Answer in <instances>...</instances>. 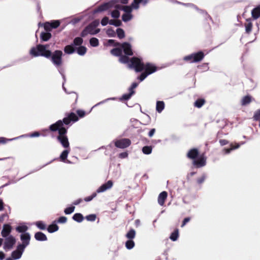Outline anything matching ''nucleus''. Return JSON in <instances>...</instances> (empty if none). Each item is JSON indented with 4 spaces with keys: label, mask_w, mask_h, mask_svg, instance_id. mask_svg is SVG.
Listing matches in <instances>:
<instances>
[{
    "label": "nucleus",
    "mask_w": 260,
    "mask_h": 260,
    "mask_svg": "<svg viewBox=\"0 0 260 260\" xmlns=\"http://www.w3.org/2000/svg\"><path fill=\"white\" fill-rule=\"evenodd\" d=\"M114 46H119L123 50L124 53L126 55L132 56L134 54L132 45L128 42H124L123 43H116Z\"/></svg>",
    "instance_id": "6e6552de"
},
{
    "label": "nucleus",
    "mask_w": 260,
    "mask_h": 260,
    "mask_svg": "<svg viewBox=\"0 0 260 260\" xmlns=\"http://www.w3.org/2000/svg\"><path fill=\"white\" fill-rule=\"evenodd\" d=\"M73 43L76 46H80L83 43V39L80 37H76L74 39Z\"/></svg>",
    "instance_id": "c03bdc74"
},
{
    "label": "nucleus",
    "mask_w": 260,
    "mask_h": 260,
    "mask_svg": "<svg viewBox=\"0 0 260 260\" xmlns=\"http://www.w3.org/2000/svg\"><path fill=\"white\" fill-rule=\"evenodd\" d=\"M123 10L125 12V14H131L132 8L129 6H123Z\"/></svg>",
    "instance_id": "680f3d73"
},
{
    "label": "nucleus",
    "mask_w": 260,
    "mask_h": 260,
    "mask_svg": "<svg viewBox=\"0 0 260 260\" xmlns=\"http://www.w3.org/2000/svg\"><path fill=\"white\" fill-rule=\"evenodd\" d=\"M70 149L68 148V149L64 150L60 155V159L62 161H64L70 153Z\"/></svg>",
    "instance_id": "cd10ccee"
},
{
    "label": "nucleus",
    "mask_w": 260,
    "mask_h": 260,
    "mask_svg": "<svg viewBox=\"0 0 260 260\" xmlns=\"http://www.w3.org/2000/svg\"><path fill=\"white\" fill-rule=\"evenodd\" d=\"M112 7V4L110 3H104L100 6H99L96 10V12H103L104 11H106L108 10Z\"/></svg>",
    "instance_id": "6ab92c4d"
},
{
    "label": "nucleus",
    "mask_w": 260,
    "mask_h": 260,
    "mask_svg": "<svg viewBox=\"0 0 260 260\" xmlns=\"http://www.w3.org/2000/svg\"><path fill=\"white\" fill-rule=\"evenodd\" d=\"M49 45L39 44L36 47H32L29 51V54L34 56H43L47 59L51 57V51L49 50Z\"/></svg>",
    "instance_id": "7ed1b4c3"
},
{
    "label": "nucleus",
    "mask_w": 260,
    "mask_h": 260,
    "mask_svg": "<svg viewBox=\"0 0 260 260\" xmlns=\"http://www.w3.org/2000/svg\"><path fill=\"white\" fill-rule=\"evenodd\" d=\"M251 101V97L250 95H246L242 98L241 100V105L242 106L247 105L250 104Z\"/></svg>",
    "instance_id": "393cba45"
},
{
    "label": "nucleus",
    "mask_w": 260,
    "mask_h": 260,
    "mask_svg": "<svg viewBox=\"0 0 260 260\" xmlns=\"http://www.w3.org/2000/svg\"><path fill=\"white\" fill-rule=\"evenodd\" d=\"M186 157L193 160L192 164L196 168H201L206 164V158L204 154L199 155V150L196 148L190 149L186 154Z\"/></svg>",
    "instance_id": "f03ea898"
},
{
    "label": "nucleus",
    "mask_w": 260,
    "mask_h": 260,
    "mask_svg": "<svg viewBox=\"0 0 260 260\" xmlns=\"http://www.w3.org/2000/svg\"><path fill=\"white\" fill-rule=\"evenodd\" d=\"M78 120V116L73 112L70 113L68 117H64L62 120H61L62 122V123L65 124L66 125L69 124L71 121H77Z\"/></svg>",
    "instance_id": "f8f14e48"
},
{
    "label": "nucleus",
    "mask_w": 260,
    "mask_h": 260,
    "mask_svg": "<svg viewBox=\"0 0 260 260\" xmlns=\"http://www.w3.org/2000/svg\"><path fill=\"white\" fill-rule=\"evenodd\" d=\"M152 148L151 146H146L143 147L142 152L145 154H149L152 152Z\"/></svg>",
    "instance_id": "a19ab883"
},
{
    "label": "nucleus",
    "mask_w": 260,
    "mask_h": 260,
    "mask_svg": "<svg viewBox=\"0 0 260 260\" xmlns=\"http://www.w3.org/2000/svg\"><path fill=\"white\" fill-rule=\"evenodd\" d=\"M64 51L67 54H72L75 51V48L72 45H67L64 48Z\"/></svg>",
    "instance_id": "7c9ffc66"
},
{
    "label": "nucleus",
    "mask_w": 260,
    "mask_h": 260,
    "mask_svg": "<svg viewBox=\"0 0 260 260\" xmlns=\"http://www.w3.org/2000/svg\"><path fill=\"white\" fill-rule=\"evenodd\" d=\"M179 237V230L178 229H176L172 233L170 236V239L173 241H176Z\"/></svg>",
    "instance_id": "bb28decb"
},
{
    "label": "nucleus",
    "mask_w": 260,
    "mask_h": 260,
    "mask_svg": "<svg viewBox=\"0 0 260 260\" xmlns=\"http://www.w3.org/2000/svg\"><path fill=\"white\" fill-rule=\"evenodd\" d=\"M22 254L21 253V252L15 250L12 252L11 256L13 258L17 259L20 258L21 257Z\"/></svg>",
    "instance_id": "ea45409f"
},
{
    "label": "nucleus",
    "mask_w": 260,
    "mask_h": 260,
    "mask_svg": "<svg viewBox=\"0 0 260 260\" xmlns=\"http://www.w3.org/2000/svg\"><path fill=\"white\" fill-rule=\"evenodd\" d=\"M136 236V231L134 229H131L126 234L125 237L130 240L135 238Z\"/></svg>",
    "instance_id": "f704fd0d"
},
{
    "label": "nucleus",
    "mask_w": 260,
    "mask_h": 260,
    "mask_svg": "<svg viewBox=\"0 0 260 260\" xmlns=\"http://www.w3.org/2000/svg\"><path fill=\"white\" fill-rule=\"evenodd\" d=\"M109 18L108 17L105 16L101 20V24L103 26L106 25L108 23H109Z\"/></svg>",
    "instance_id": "bf43d9fd"
},
{
    "label": "nucleus",
    "mask_w": 260,
    "mask_h": 260,
    "mask_svg": "<svg viewBox=\"0 0 260 260\" xmlns=\"http://www.w3.org/2000/svg\"><path fill=\"white\" fill-rule=\"evenodd\" d=\"M135 89L132 88V87H130L128 89L129 93L124 94L122 95L120 100L122 101H126L129 100L131 96L135 93Z\"/></svg>",
    "instance_id": "f3484780"
},
{
    "label": "nucleus",
    "mask_w": 260,
    "mask_h": 260,
    "mask_svg": "<svg viewBox=\"0 0 260 260\" xmlns=\"http://www.w3.org/2000/svg\"><path fill=\"white\" fill-rule=\"evenodd\" d=\"M206 178V176L205 174H203L201 177H199L197 179V182L198 184H202L205 180Z\"/></svg>",
    "instance_id": "5fc2aeb1"
},
{
    "label": "nucleus",
    "mask_w": 260,
    "mask_h": 260,
    "mask_svg": "<svg viewBox=\"0 0 260 260\" xmlns=\"http://www.w3.org/2000/svg\"><path fill=\"white\" fill-rule=\"evenodd\" d=\"M109 24L110 25H113L115 26H120L122 24V22L120 20L117 19H112L109 21Z\"/></svg>",
    "instance_id": "79ce46f5"
},
{
    "label": "nucleus",
    "mask_w": 260,
    "mask_h": 260,
    "mask_svg": "<svg viewBox=\"0 0 260 260\" xmlns=\"http://www.w3.org/2000/svg\"><path fill=\"white\" fill-rule=\"evenodd\" d=\"M252 17L256 19L260 17V6L254 8L251 11Z\"/></svg>",
    "instance_id": "aec40b11"
},
{
    "label": "nucleus",
    "mask_w": 260,
    "mask_h": 260,
    "mask_svg": "<svg viewBox=\"0 0 260 260\" xmlns=\"http://www.w3.org/2000/svg\"><path fill=\"white\" fill-rule=\"evenodd\" d=\"M114 144L117 148L124 149L131 145V141L129 139L122 138L115 141Z\"/></svg>",
    "instance_id": "9d476101"
},
{
    "label": "nucleus",
    "mask_w": 260,
    "mask_h": 260,
    "mask_svg": "<svg viewBox=\"0 0 260 260\" xmlns=\"http://www.w3.org/2000/svg\"><path fill=\"white\" fill-rule=\"evenodd\" d=\"M116 32L119 39H122L125 37V32L123 29L121 28H117Z\"/></svg>",
    "instance_id": "e433bc0d"
},
{
    "label": "nucleus",
    "mask_w": 260,
    "mask_h": 260,
    "mask_svg": "<svg viewBox=\"0 0 260 260\" xmlns=\"http://www.w3.org/2000/svg\"><path fill=\"white\" fill-rule=\"evenodd\" d=\"M100 24V22L99 20H95L93 21L92 22H91L89 24L93 27L94 28H95L98 26H99Z\"/></svg>",
    "instance_id": "e2e57ef3"
},
{
    "label": "nucleus",
    "mask_w": 260,
    "mask_h": 260,
    "mask_svg": "<svg viewBox=\"0 0 260 260\" xmlns=\"http://www.w3.org/2000/svg\"><path fill=\"white\" fill-rule=\"evenodd\" d=\"M157 70V67L155 65L147 62L144 64V72L142 73L138 77V79L140 81H143L148 75L154 73Z\"/></svg>",
    "instance_id": "20e7f679"
},
{
    "label": "nucleus",
    "mask_w": 260,
    "mask_h": 260,
    "mask_svg": "<svg viewBox=\"0 0 260 260\" xmlns=\"http://www.w3.org/2000/svg\"><path fill=\"white\" fill-rule=\"evenodd\" d=\"M135 246V242L133 240L128 239L125 242V247L128 249H131Z\"/></svg>",
    "instance_id": "4c0bfd02"
},
{
    "label": "nucleus",
    "mask_w": 260,
    "mask_h": 260,
    "mask_svg": "<svg viewBox=\"0 0 260 260\" xmlns=\"http://www.w3.org/2000/svg\"><path fill=\"white\" fill-rule=\"evenodd\" d=\"M107 34L109 37H114L115 36V32L112 28H109L107 29Z\"/></svg>",
    "instance_id": "6e6d98bb"
},
{
    "label": "nucleus",
    "mask_w": 260,
    "mask_h": 260,
    "mask_svg": "<svg viewBox=\"0 0 260 260\" xmlns=\"http://www.w3.org/2000/svg\"><path fill=\"white\" fill-rule=\"evenodd\" d=\"M52 37V35L49 32H42L40 35V38L43 41H48Z\"/></svg>",
    "instance_id": "412c9836"
},
{
    "label": "nucleus",
    "mask_w": 260,
    "mask_h": 260,
    "mask_svg": "<svg viewBox=\"0 0 260 260\" xmlns=\"http://www.w3.org/2000/svg\"><path fill=\"white\" fill-rule=\"evenodd\" d=\"M206 103V101L204 99H198L194 103V106L200 108H201Z\"/></svg>",
    "instance_id": "a878e982"
},
{
    "label": "nucleus",
    "mask_w": 260,
    "mask_h": 260,
    "mask_svg": "<svg viewBox=\"0 0 260 260\" xmlns=\"http://www.w3.org/2000/svg\"><path fill=\"white\" fill-rule=\"evenodd\" d=\"M50 22V24L51 25V27L52 28H56L60 25V21L59 20H53Z\"/></svg>",
    "instance_id": "09e8293b"
},
{
    "label": "nucleus",
    "mask_w": 260,
    "mask_h": 260,
    "mask_svg": "<svg viewBox=\"0 0 260 260\" xmlns=\"http://www.w3.org/2000/svg\"><path fill=\"white\" fill-rule=\"evenodd\" d=\"M44 29L47 32H49L53 29L52 28V27H51V25L50 24V22H46L44 23Z\"/></svg>",
    "instance_id": "603ef678"
},
{
    "label": "nucleus",
    "mask_w": 260,
    "mask_h": 260,
    "mask_svg": "<svg viewBox=\"0 0 260 260\" xmlns=\"http://www.w3.org/2000/svg\"><path fill=\"white\" fill-rule=\"evenodd\" d=\"M5 238L3 246L4 249L6 251L11 249L16 243V240L15 238L12 235Z\"/></svg>",
    "instance_id": "1a4fd4ad"
},
{
    "label": "nucleus",
    "mask_w": 260,
    "mask_h": 260,
    "mask_svg": "<svg viewBox=\"0 0 260 260\" xmlns=\"http://www.w3.org/2000/svg\"><path fill=\"white\" fill-rule=\"evenodd\" d=\"M87 51V49L85 46H80L77 49V52L80 55H84Z\"/></svg>",
    "instance_id": "c9c22d12"
},
{
    "label": "nucleus",
    "mask_w": 260,
    "mask_h": 260,
    "mask_svg": "<svg viewBox=\"0 0 260 260\" xmlns=\"http://www.w3.org/2000/svg\"><path fill=\"white\" fill-rule=\"evenodd\" d=\"M30 239V236L28 233H25L20 235V240L22 242V244L26 246L29 245Z\"/></svg>",
    "instance_id": "dca6fc26"
},
{
    "label": "nucleus",
    "mask_w": 260,
    "mask_h": 260,
    "mask_svg": "<svg viewBox=\"0 0 260 260\" xmlns=\"http://www.w3.org/2000/svg\"><path fill=\"white\" fill-rule=\"evenodd\" d=\"M62 52L61 50H56L53 53L51 52V57L49 58L53 64L56 67L61 66L62 64Z\"/></svg>",
    "instance_id": "0eeeda50"
},
{
    "label": "nucleus",
    "mask_w": 260,
    "mask_h": 260,
    "mask_svg": "<svg viewBox=\"0 0 260 260\" xmlns=\"http://www.w3.org/2000/svg\"><path fill=\"white\" fill-rule=\"evenodd\" d=\"M113 182L111 180H109L106 183L102 185L96 190L98 193L104 192L106 190L111 188L113 186Z\"/></svg>",
    "instance_id": "4468645a"
},
{
    "label": "nucleus",
    "mask_w": 260,
    "mask_h": 260,
    "mask_svg": "<svg viewBox=\"0 0 260 260\" xmlns=\"http://www.w3.org/2000/svg\"><path fill=\"white\" fill-rule=\"evenodd\" d=\"M219 143L221 146H224L229 143V141L225 139H220L219 140Z\"/></svg>",
    "instance_id": "774afa93"
},
{
    "label": "nucleus",
    "mask_w": 260,
    "mask_h": 260,
    "mask_svg": "<svg viewBox=\"0 0 260 260\" xmlns=\"http://www.w3.org/2000/svg\"><path fill=\"white\" fill-rule=\"evenodd\" d=\"M77 113L78 115L80 117H81V118L85 116V111H83V110H77Z\"/></svg>",
    "instance_id": "69168bd1"
},
{
    "label": "nucleus",
    "mask_w": 260,
    "mask_h": 260,
    "mask_svg": "<svg viewBox=\"0 0 260 260\" xmlns=\"http://www.w3.org/2000/svg\"><path fill=\"white\" fill-rule=\"evenodd\" d=\"M96 218V215L94 214H89L85 216V219L89 221H94Z\"/></svg>",
    "instance_id": "8fccbe9b"
},
{
    "label": "nucleus",
    "mask_w": 260,
    "mask_h": 260,
    "mask_svg": "<svg viewBox=\"0 0 260 260\" xmlns=\"http://www.w3.org/2000/svg\"><path fill=\"white\" fill-rule=\"evenodd\" d=\"M89 43L92 47H97L99 45V41L97 38H92L89 40Z\"/></svg>",
    "instance_id": "58836bf2"
},
{
    "label": "nucleus",
    "mask_w": 260,
    "mask_h": 260,
    "mask_svg": "<svg viewBox=\"0 0 260 260\" xmlns=\"http://www.w3.org/2000/svg\"><path fill=\"white\" fill-rule=\"evenodd\" d=\"M96 196V193L94 192L91 196L85 198L84 199V201H85V202H89V201H91Z\"/></svg>",
    "instance_id": "13d9d810"
},
{
    "label": "nucleus",
    "mask_w": 260,
    "mask_h": 260,
    "mask_svg": "<svg viewBox=\"0 0 260 260\" xmlns=\"http://www.w3.org/2000/svg\"><path fill=\"white\" fill-rule=\"evenodd\" d=\"M205 57V54L203 51H199L196 53L185 56L183 60L189 63L199 62L202 61Z\"/></svg>",
    "instance_id": "423d86ee"
},
{
    "label": "nucleus",
    "mask_w": 260,
    "mask_h": 260,
    "mask_svg": "<svg viewBox=\"0 0 260 260\" xmlns=\"http://www.w3.org/2000/svg\"><path fill=\"white\" fill-rule=\"evenodd\" d=\"M142 2L143 0H134L132 7L135 9H138L139 8V4Z\"/></svg>",
    "instance_id": "49530a36"
},
{
    "label": "nucleus",
    "mask_w": 260,
    "mask_h": 260,
    "mask_svg": "<svg viewBox=\"0 0 260 260\" xmlns=\"http://www.w3.org/2000/svg\"><path fill=\"white\" fill-rule=\"evenodd\" d=\"M28 227L25 225H19L16 228V231L20 233H25L27 231Z\"/></svg>",
    "instance_id": "72a5a7b5"
},
{
    "label": "nucleus",
    "mask_w": 260,
    "mask_h": 260,
    "mask_svg": "<svg viewBox=\"0 0 260 260\" xmlns=\"http://www.w3.org/2000/svg\"><path fill=\"white\" fill-rule=\"evenodd\" d=\"M165 107V103L163 101H157L156 103V109L158 113H160Z\"/></svg>",
    "instance_id": "2f4dec72"
},
{
    "label": "nucleus",
    "mask_w": 260,
    "mask_h": 260,
    "mask_svg": "<svg viewBox=\"0 0 260 260\" xmlns=\"http://www.w3.org/2000/svg\"><path fill=\"white\" fill-rule=\"evenodd\" d=\"M111 16L114 18H118L120 16V12L118 10H115L111 12Z\"/></svg>",
    "instance_id": "4d7b16f0"
},
{
    "label": "nucleus",
    "mask_w": 260,
    "mask_h": 260,
    "mask_svg": "<svg viewBox=\"0 0 260 260\" xmlns=\"http://www.w3.org/2000/svg\"><path fill=\"white\" fill-rule=\"evenodd\" d=\"M144 64L142 59L137 57H133L130 59L128 67L134 69L136 72H141L144 70Z\"/></svg>",
    "instance_id": "39448f33"
},
{
    "label": "nucleus",
    "mask_w": 260,
    "mask_h": 260,
    "mask_svg": "<svg viewBox=\"0 0 260 260\" xmlns=\"http://www.w3.org/2000/svg\"><path fill=\"white\" fill-rule=\"evenodd\" d=\"M67 221V218L65 216H61L57 220V222L59 223H64Z\"/></svg>",
    "instance_id": "052dcab7"
},
{
    "label": "nucleus",
    "mask_w": 260,
    "mask_h": 260,
    "mask_svg": "<svg viewBox=\"0 0 260 260\" xmlns=\"http://www.w3.org/2000/svg\"><path fill=\"white\" fill-rule=\"evenodd\" d=\"M231 147L230 148H225L224 150L225 151V153L228 154L231 152V151L233 150L238 148L240 147V145L238 143L233 144L232 143L230 145Z\"/></svg>",
    "instance_id": "c85d7f7f"
},
{
    "label": "nucleus",
    "mask_w": 260,
    "mask_h": 260,
    "mask_svg": "<svg viewBox=\"0 0 260 260\" xmlns=\"http://www.w3.org/2000/svg\"><path fill=\"white\" fill-rule=\"evenodd\" d=\"M128 156V153L126 152L120 153L118 154V157L121 159L126 158Z\"/></svg>",
    "instance_id": "0e129e2a"
},
{
    "label": "nucleus",
    "mask_w": 260,
    "mask_h": 260,
    "mask_svg": "<svg viewBox=\"0 0 260 260\" xmlns=\"http://www.w3.org/2000/svg\"><path fill=\"white\" fill-rule=\"evenodd\" d=\"M168 193L166 191H164L161 192L158 197V203L160 206H163L165 204V202L167 198Z\"/></svg>",
    "instance_id": "2eb2a0df"
},
{
    "label": "nucleus",
    "mask_w": 260,
    "mask_h": 260,
    "mask_svg": "<svg viewBox=\"0 0 260 260\" xmlns=\"http://www.w3.org/2000/svg\"><path fill=\"white\" fill-rule=\"evenodd\" d=\"M59 227L56 224H52L48 226L47 231L49 233H52L58 230Z\"/></svg>",
    "instance_id": "473e14b6"
},
{
    "label": "nucleus",
    "mask_w": 260,
    "mask_h": 260,
    "mask_svg": "<svg viewBox=\"0 0 260 260\" xmlns=\"http://www.w3.org/2000/svg\"><path fill=\"white\" fill-rule=\"evenodd\" d=\"M26 246H27L24 244H20L17 246L16 250L21 252V253L22 254Z\"/></svg>",
    "instance_id": "864d4df0"
},
{
    "label": "nucleus",
    "mask_w": 260,
    "mask_h": 260,
    "mask_svg": "<svg viewBox=\"0 0 260 260\" xmlns=\"http://www.w3.org/2000/svg\"><path fill=\"white\" fill-rule=\"evenodd\" d=\"M34 237L37 241H44L47 240V236L43 233L41 232L36 233Z\"/></svg>",
    "instance_id": "a211bd4d"
},
{
    "label": "nucleus",
    "mask_w": 260,
    "mask_h": 260,
    "mask_svg": "<svg viewBox=\"0 0 260 260\" xmlns=\"http://www.w3.org/2000/svg\"><path fill=\"white\" fill-rule=\"evenodd\" d=\"M12 230V226L9 224H4L1 232V235L3 237H9Z\"/></svg>",
    "instance_id": "ddd939ff"
},
{
    "label": "nucleus",
    "mask_w": 260,
    "mask_h": 260,
    "mask_svg": "<svg viewBox=\"0 0 260 260\" xmlns=\"http://www.w3.org/2000/svg\"><path fill=\"white\" fill-rule=\"evenodd\" d=\"M133 16L131 14H123L122 16V20L124 22H127L132 19Z\"/></svg>",
    "instance_id": "37998d69"
},
{
    "label": "nucleus",
    "mask_w": 260,
    "mask_h": 260,
    "mask_svg": "<svg viewBox=\"0 0 260 260\" xmlns=\"http://www.w3.org/2000/svg\"><path fill=\"white\" fill-rule=\"evenodd\" d=\"M36 225L40 230H44L46 229V225L42 221H37Z\"/></svg>",
    "instance_id": "a18cd8bd"
},
{
    "label": "nucleus",
    "mask_w": 260,
    "mask_h": 260,
    "mask_svg": "<svg viewBox=\"0 0 260 260\" xmlns=\"http://www.w3.org/2000/svg\"><path fill=\"white\" fill-rule=\"evenodd\" d=\"M245 31L247 34H250L252 28V23L249 20H247L246 22L245 23Z\"/></svg>",
    "instance_id": "5701e85b"
},
{
    "label": "nucleus",
    "mask_w": 260,
    "mask_h": 260,
    "mask_svg": "<svg viewBox=\"0 0 260 260\" xmlns=\"http://www.w3.org/2000/svg\"><path fill=\"white\" fill-rule=\"evenodd\" d=\"M48 131L53 132L58 131L57 140L60 143L63 147L66 149L70 148V143L67 136V128L63 126V123L61 120H59L55 123L50 125L49 127V129L46 130L47 132Z\"/></svg>",
    "instance_id": "f257e3e1"
},
{
    "label": "nucleus",
    "mask_w": 260,
    "mask_h": 260,
    "mask_svg": "<svg viewBox=\"0 0 260 260\" xmlns=\"http://www.w3.org/2000/svg\"><path fill=\"white\" fill-rule=\"evenodd\" d=\"M129 55H121L119 56V61L122 63H128L130 62V58L128 57Z\"/></svg>",
    "instance_id": "4be33fe9"
},
{
    "label": "nucleus",
    "mask_w": 260,
    "mask_h": 260,
    "mask_svg": "<svg viewBox=\"0 0 260 260\" xmlns=\"http://www.w3.org/2000/svg\"><path fill=\"white\" fill-rule=\"evenodd\" d=\"M110 53L114 56L119 57L122 53V49L121 48H113L110 51Z\"/></svg>",
    "instance_id": "b1692460"
},
{
    "label": "nucleus",
    "mask_w": 260,
    "mask_h": 260,
    "mask_svg": "<svg viewBox=\"0 0 260 260\" xmlns=\"http://www.w3.org/2000/svg\"><path fill=\"white\" fill-rule=\"evenodd\" d=\"M190 218L189 217L185 218L182 221L181 226L183 227L188 222L190 221Z\"/></svg>",
    "instance_id": "338daca9"
},
{
    "label": "nucleus",
    "mask_w": 260,
    "mask_h": 260,
    "mask_svg": "<svg viewBox=\"0 0 260 260\" xmlns=\"http://www.w3.org/2000/svg\"><path fill=\"white\" fill-rule=\"evenodd\" d=\"M100 31V29L98 28L95 29L93 27H92L90 24L88 25L85 28L82 30L81 33V36L82 37H85L88 35V34L90 35H95L99 33Z\"/></svg>",
    "instance_id": "9b49d317"
},
{
    "label": "nucleus",
    "mask_w": 260,
    "mask_h": 260,
    "mask_svg": "<svg viewBox=\"0 0 260 260\" xmlns=\"http://www.w3.org/2000/svg\"><path fill=\"white\" fill-rule=\"evenodd\" d=\"M253 118L254 120L258 121L260 122V109L255 112Z\"/></svg>",
    "instance_id": "3c124183"
},
{
    "label": "nucleus",
    "mask_w": 260,
    "mask_h": 260,
    "mask_svg": "<svg viewBox=\"0 0 260 260\" xmlns=\"http://www.w3.org/2000/svg\"><path fill=\"white\" fill-rule=\"evenodd\" d=\"M75 209V206H71L69 207L66 208L64 210V212L66 214H70L74 211Z\"/></svg>",
    "instance_id": "de8ad7c7"
},
{
    "label": "nucleus",
    "mask_w": 260,
    "mask_h": 260,
    "mask_svg": "<svg viewBox=\"0 0 260 260\" xmlns=\"http://www.w3.org/2000/svg\"><path fill=\"white\" fill-rule=\"evenodd\" d=\"M73 219L78 222H81L83 221L84 217L81 213H75L73 217Z\"/></svg>",
    "instance_id": "c756f323"
}]
</instances>
